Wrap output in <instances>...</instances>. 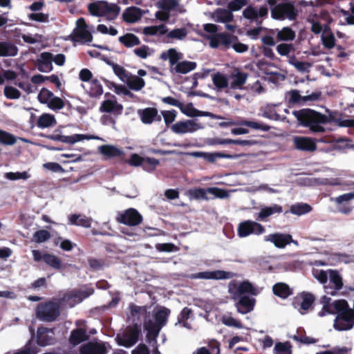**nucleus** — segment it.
Returning a JSON list of instances; mask_svg holds the SVG:
<instances>
[{
  "label": "nucleus",
  "mask_w": 354,
  "mask_h": 354,
  "mask_svg": "<svg viewBox=\"0 0 354 354\" xmlns=\"http://www.w3.org/2000/svg\"><path fill=\"white\" fill-rule=\"evenodd\" d=\"M299 124L308 128L312 133H324V125L330 123L328 116L310 109H303L293 113Z\"/></svg>",
  "instance_id": "nucleus-1"
},
{
  "label": "nucleus",
  "mask_w": 354,
  "mask_h": 354,
  "mask_svg": "<svg viewBox=\"0 0 354 354\" xmlns=\"http://www.w3.org/2000/svg\"><path fill=\"white\" fill-rule=\"evenodd\" d=\"M338 314L336 316L333 327L338 331L348 330L354 326V310H351L345 299H339L336 304Z\"/></svg>",
  "instance_id": "nucleus-2"
},
{
  "label": "nucleus",
  "mask_w": 354,
  "mask_h": 354,
  "mask_svg": "<svg viewBox=\"0 0 354 354\" xmlns=\"http://www.w3.org/2000/svg\"><path fill=\"white\" fill-rule=\"evenodd\" d=\"M88 10L93 16L104 17L109 21L115 19L120 12V7L116 3H109L97 1L88 5Z\"/></svg>",
  "instance_id": "nucleus-3"
},
{
  "label": "nucleus",
  "mask_w": 354,
  "mask_h": 354,
  "mask_svg": "<svg viewBox=\"0 0 354 354\" xmlns=\"http://www.w3.org/2000/svg\"><path fill=\"white\" fill-rule=\"evenodd\" d=\"M60 315V306L57 302L47 301L39 303L36 308V316L41 321L52 322Z\"/></svg>",
  "instance_id": "nucleus-4"
},
{
  "label": "nucleus",
  "mask_w": 354,
  "mask_h": 354,
  "mask_svg": "<svg viewBox=\"0 0 354 354\" xmlns=\"http://www.w3.org/2000/svg\"><path fill=\"white\" fill-rule=\"evenodd\" d=\"M140 335V326L134 324L127 328L122 337L117 336L115 340L118 345L130 348L138 342Z\"/></svg>",
  "instance_id": "nucleus-5"
},
{
  "label": "nucleus",
  "mask_w": 354,
  "mask_h": 354,
  "mask_svg": "<svg viewBox=\"0 0 354 354\" xmlns=\"http://www.w3.org/2000/svg\"><path fill=\"white\" fill-rule=\"evenodd\" d=\"M71 40L80 44L89 43L93 39L91 32L84 18H79L76 21V27L71 36Z\"/></svg>",
  "instance_id": "nucleus-6"
},
{
  "label": "nucleus",
  "mask_w": 354,
  "mask_h": 354,
  "mask_svg": "<svg viewBox=\"0 0 354 354\" xmlns=\"http://www.w3.org/2000/svg\"><path fill=\"white\" fill-rule=\"evenodd\" d=\"M207 38L209 39V46L212 48H217L222 46L225 49H228L233 41L238 40L237 36L227 32L217 33L208 36Z\"/></svg>",
  "instance_id": "nucleus-7"
},
{
  "label": "nucleus",
  "mask_w": 354,
  "mask_h": 354,
  "mask_svg": "<svg viewBox=\"0 0 354 354\" xmlns=\"http://www.w3.org/2000/svg\"><path fill=\"white\" fill-rule=\"evenodd\" d=\"M116 220L118 223L128 225L136 226L142 221V216L134 208H129L124 212L119 213Z\"/></svg>",
  "instance_id": "nucleus-8"
},
{
  "label": "nucleus",
  "mask_w": 354,
  "mask_h": 354,
  "mask_svg": "<svg viewBox=\"0 0 354 354\" xmlns=\"http://www.w3.org/2000/svg\"><path fill=\"white\" fill-rule=\"evenodd\" d=\"M265 231V227L261 224L251 220L240 223L238 227V235L240 237H246L252 234L260 235Z\"/></svg>",
  "instance_id": "nucleus-9"
},
{
  "label": "nucleus",
  "mask_w": 354,
  "mask_h": 354,
  "mask_svg": "<svg viewBox=\"0 0 354 354\" xmlns=\"http://www.w3.org/2000/svg\"><path fill=\"white\" fill-rule=\"evenodd\" d=\"M328 279L330 285H325V292L331 296L337 295L344 286L343 279L339 272L336 270H328Z\"/></svg>",
  "instance_id": "nucleus-10"
},
{
  "label": "nucleus",
  "mask_w": 354,
  "mask_h": 354,
  "mask_svg": "<svg viewBox=\"0 0 354 354\" xmlns=\"http://www.w3.org/2000/svg\"><path fill=\"white\" fill-rule=\"evenodd\" d=\"M294 147L301 151L313 152L317 150V142H324L322 139L317 140L310 137L295 136L292 139Z\"/></svg>",
  "instance_id": "nucleus-11"
},
{
  "label": "nucleus",
  "mask_w": 354,
  "mask_h": 354,
  "mask_svg": "<svg viewBox=\"0 0 354 354\" xmlns=\"http://www.w3.org/2000/svg\"><path fill=\"white\" fill-rule=\"evenodd\" d=\"M320 96V92H313L310 95L301 96L298 90H291L286 94L289 104H303L308 101L317 100Z\"/></svg>",
  "instance_id": "nucleus-12"
},
{
  "label": "nucleus",
  "mask_w": 354,
  "mask_h": 354,
  "mask_svg": "<svg viewBox=\"0 0 354 354\" xmlns=\"http://www.w3.org/2000/svg\"><path fill=\"white\" fill-rule=\"evenodd\" d=\"M236 276V274L234 272L218 270L214 271H205L195 273L192 275V278L219 280L232 279Z\"/></svg>",
  "instance_id": "nucleus-13"
},
{
  "label": "nucleus",
  "mask_w": 354,
  "mask_h": 354,
  "mask_svg": "<svg viewBox=\"0 0 354 354\" xmlns=\"http://www.w3.org/2000/svg\"><path fill=\"white\" fill-rule=\"evenodd\" d=\"M57 130H56L54 133L49 134L46 136L45 137L49 140L54 141H59L61 142L67 143L70 145L75 144L77 142L82 141L83 140L89 139L90 138L85 134H74L73 136H63L60 133H57Z\"/></svg>",
  "instance_id": "nucleus-14"
},
{
  "label": "nucleus",
  "mask_w": 354,
  "mask_h": 354,
  "mask_svg": "<svg viewBox=\"0 0 354 354\" xmlns=\"http://www.w3.org/2000/svg\"><path fill=\"white\" fill-rule=\"evenodd\" d=\"M171 131L177 134H184L187 133H193L199 129V126L194 121L187 120L186 121H180L171 127Z\"/></svg>",
  "instance_id": "nucleus-15"
},
{
  "label": "nucleus",
  "mask_w": 354,
  "mask_h": 354,
  "mask_svg": "<svg viewBox=\"0 0 354 354\" xmlns=\"http://www.w3.org/2000/svg\"><path fill=\"white\" fill-rule=\"evenodd\" d=\"M188 154L194 158H203L209 162H214L217 158L233 159L237 156L236 155H232L223 152L208 153L202 151H194L189 153Z\"/></svg>",
  "instance_id": "nucleus-16"
},
{
  "label": "nucleus",
  "mask_w": 354,
  "mask_h": 354,
  "mask_svg": "<svg viewBox=\"0 0 354 354\" xmlns=\"http://www.w3.org/2000/svg\"><path fill=\"white\" fill-rule=\"evenodd\" d=\"M80 354H106V346L102 342H89L80 348Z\"/></svg>",
  "instance_id": "nucleus-17"
},
{
  "label": "nucleus",
  "mask_w": 354,
  "mask_h": 354,
  "mask_svg": "<svg viewBox=\"0 0 354 354\" xmlns=\"http://www.w3.org/2000/svg\"><path fill=\"white\" fill-rule=\"evenodd\" d=\"M99 152L105 157V159H111L113 158H119L122 161V158L125 156V153L116 146L111 145H103L98 147Z\"/></svg>",
  "instance_id": "nucleus-18"
},
{
  "label": "nucleus",
  "mask_w": 354,
  "mask_h": 354,
  "mask_svg": "<svg viewBox=\"0 0 354 354\" xmlns=\"http://www.w3.org/2000/svg\"><path fill=\"white\" fill-rule=\"evenodd\" d=\"M354 199V192L344 194L330 200L335 202L337 205L338 211L344 214H348L353 210V207L343 204L344 202H348Z\"/></svg>",
  "instance_id": "nucleus-19"
},
{
  "label": "nucleus",
  "mask_w": 354,
  "mask_h": 354,
  "mask_svg": "<svg viewBox=\"0 0 354 354\" xmlns=\"http://www.w3.org/2000/svg\"><path fill=\"white\" fill-rule=\"evenodd\" d=\"M266 241H270L279 248H283L292 242V237L289 234L274 233L266 236Z\"/></svg>",
  "instance_id": "nucleus-20"
},
{
  "label": "nucleus",
  "mask_w": 354,
  "mask_h": 354,
  "mask_svg": "<svg viewBox=\"0 0 354 354\" xmlns=\"http://www.w3.org/2000/svg\"><path fill=\"white\" fill-rule=\"evenodd\" d=\"M53 54L49 52H44L40 54V57L37 60V68L42 73H48L53 71Z\"/></svg>",
  "instance_id": "nucleus-21"
},
{
  "label": "nucleus",
  "mask_w": 354,
  "mask_h": 354,
  "mask_svg": "<svg viewBox=\"0 0 354 354\" xmlns=\"http://www.w3.org/2000/svg\"><path fill=\"white\" fill-rule=\"evenodd\" d=\"M143 11L141 8L136 6L127 8L122 13V19L128 24H133L141 19Z\"/></svg>",
  "instance_id": "nucleus-22"
},
{
  "label": "nucleus",
  "mask_w": 354,
  "mask_h": 354,
  "mask_svg": "<svg viewBox=\"0 0 354 354\" xmlns=\"http://www.w3.org/2000/svg\"><path fill=\"white\" fill-rule=\"evenodd\" d=\"M248 77V74L247 73L240 71L238 69L235 70L230 75V79H232L230 84V88L233 90L243 89Z\"/></svg>",
  "instance_id": "nucleus-23"
},
{
  "label": "nucleus",
  "mask_w": 354,
  "mask_h": 354,
  "mask_svg": "<svg viewBox=\"0 0 354 354\" xmlns=\"http://www.w3.org/2000/svg\"><path fill=\"white\" fill-rule=\"evenodd\" d=\"M123 106L116 100H106L102 102L100 111L104 113H113L115 115H121Z\"/></svg>",
  "instance_id": "nucleus-24"
},
{
  "label": "nucleus",
  "mask_w": 354,
  "mask_h": 354,
  "mask_svg": "<svg viewBox=\"0 0 354 354\" xmlns=\"http://www.w3.org/2000/svg\"><path fill=\"white\" fill-rule=\"evenodd\" d=\"M144 328L147 330L146 337L149 344H156V338L159 334L161 328L154 324L151 319L145 322Z\"/></svg>",
  "instance_id": "nucleus-25"
},
{
  "label": "nucleus",
  "mask_w": 354,
  "mask_h": 354,
  "mask_svg": "<svg viewBox=\"0 0 354 354\" xmlns=\"http://www.w3.org/2000/svg\"><path fill=\"white\" fill-rule=\"evenodd\" d=\"M88 339L89 335L86 330L84 328H77L71 332L69 342L73 346H77L82 342L87 341Z\"/></svg>",
  "instance_id": "nucleus-26"
},
{
  "label": "nucleus",
  "mask_w": 354,
  "mask_h": 354,
  "mask_svg": "<svg viewBox=\"0 0 354 354\" xmlns=\"http://www.w3.org/2000/svg\"><path fill=\"white\" fill-rule=\"evenodd\" d=\"M254 304V299L245 295L240 297L236 306L239 313L241 314H246L253 310Z\"/></svg>",
  "instance_id": "nucleus-27"
},
{
  "label": "nucleus",
  "mask_w": 354,
  "mask_h": 354,
  "mask_svg": "<svg viewBox=\"0 0 354 354\" xmlns=\"http://www.w3.org/2000/svg\"><path fill=\"white\" fill-rule=\"evenodd\" d=\"M196 66L197 64L195 62L184 60L176 64L170 72L172 74H187L194 71Z\"/></svg>",
  "instance_id": "nucleus-28"
},
{
  "label": "nucleus",
  "mask_w": 354,
  "mask_h": 354,
  "mask_svg": "<svg viewBox=\"0 0 354 354\" xmlns=\"http://www.w3.org/2000/svg\"><path fill=\"white\" fill-rule=\"evenodd\" d=\"M53 333V328L39 326L37 331V344L41 346H45L51 344L52 338L48 336V333Z\"/></svg>",
  "instance_id": "nucleus-29"
},
{
  "label": "nucleus",
  "mask_w": 354,
  "mask_h": 354,
  "mask_svg": "<svg viewBox=\"0 0 354 354\" xmlns=\"http://www.w3.org/2000/svg\"><path fill=\"white\" fill-rule=\"evenodd\" d=\"M315 297L310 292H303L295 297V303L300 302V308L304 311H308L315 302Z\"/></svg>",
  "instance_id": "nucleus-30"
},
{
  "label": "nucleus",
  "mask_w": 354,
  "mask_h": 354,
  "mask_svg": "<svg viewBox=\"0 0 354 354\" xmlns=\"http://www.w3.org/2000/svg\"><path fill=\"white\" fill-rule=\"evenodd\" d=\"M273 294L281 299H287L293 294L292 290L290 286L283 282H278L272 286Z\"/></svg>",
  "instance_id": "nucleus-31"
},
{
  "label": "nucleus",
  "mask_w": 354,
  "mask_h": 354,
  "mask_svg": "<svg viewBox=\"0 0 354 354\" xmlns=\"http://www.w3.org/2000/svg\"><path fill=\"white\" fill-rule=\"evenodd\" d=\"M283 212L282 206L278 204H274L270 207H265L261 209L258 213V216L256 218L259 221H265L266 218L274 214H280Z\"/></svg>",
  "instance_id": "nucleus-32"
},
{
  "label": "nucleus",
  "mask_w": 354,
  "mask_h": 354,
  "mask_svg": "<svg viewBox=\"0 0 354 354\" xmlns=\"http://www.w3.org/2000/svg\"><path fill=\"white\" fill-rule=\"evenodd\" d=\"M156 108L148 107L143 109H139L138 114L142 123L150 124L154 122V118L156 116Z\"/></svg>",
  "instance_id": "nucleus-33"
},
{
  "label": "nucleus",
  "mask_w": 354,
  "mask_h": 354,
  "mask_svg": "<svg viewBox=\"0 0 354 354\" xmlns=\"http://www.w3.org/2000/svg\"><path fill=\"white\" fill-rule=\"evenodd\" d=\"M118 41L126 48H133L139 46L141 43L139 37L133 33H125L124 35L119 37Z\"/></svg>",
  "instance_id": "nucleus-34"
},
{
  "label": "nucleus",
  "mask_w": 354,
  "mask_h": 354,
  "mask_svg": "<svg viewBox=\"0 0 354 354\" xmlns=\"http://www.w3.org/2000/svg\"><path fill=\"white\" fill-rule=\"evenodd\" d=\"M17 46L7 41H0V57L15 56L17 54Z\"/></svg>",
  "instance_id": "nucleus-35"
},
{
  "label": "nucleus",
  "mask_w": 354,
  "mask_h": 354,
  "mask_svg": "<svg viewBox=\"0 0 354 354\" xmlns=\"http://www.w3.org/2000/svg\"><path fill=\"white\" fill-rule=\"evenodd\" d=\"M168 31L167 27L165 24L158 26H146L143 28L142 32L145 35H164Z\"/></svg>",
  "instance_id": "nucleus-36"
},
{
  "label": "nucleus",
  "mask_w": 354,
  "mask_h": 354,
  "mask_svg": "<svg viewBox=\"0 0 354 354\" xmlns=\"http://www.w3.org/2000/svg\"><path fill=\"white\" fill-rule=\"evenodd\" d=\"M56 124V120L53 115L50 113H43L41 115L37 122L38 127L44 129L54 126Z\"/></svg>",
  "instance_id": "nucleus-37"
},
{
  "label": "nucleus",
  "mask_w": 354,
  "mask_h": 354,
  "mask_svg": "<svg viewBox=\"0 0 354 354\" xmlns=\"http://www.w3.org/2000/svg\"><path fill=\"white\" fill-rule=\"evenodd\" d=\"M212 82L218 91H222L229 86L227 77L219 72L212 75Z\"/></svg>",
  "instance_id": "nucleus-38"
},
{
  "label": "nucleus",
  "mask_w": 354,
  "mask_h": 354,
  "mask_svg": "<svg viewBox=\"0 0 354 354\" xmlns=\"http://www.w3.org/2000/svg\"><path fill=\"white\" fill-rule=\"evenodd\" d=\"M234 19L232 12L228 9H218L215 12V21L216 22L229 23Z\"/></svg>",
  "instance_id": "nucleus-39"
},
{
  "label": "nucleus",
  "mask_w": 354,
  "mask_h": 354,
  "mask_svg": "<svg viewBox=\"0 0 354 354\" xmlns=\"http://www.w3.org/2000/svg\"><path fill=\"white\" fill-rule=\"evenodd\" d=\"M237 292L239 295L248 293L254 296L259 293L257 289L248 281H243L240 283L237 287Z\"/></svg>",
  "instance_id": "nucleus-40"
},
{
  "label": "nucleus",
  "mask_w": 354,
  "mask_h": 354,
  "mask_svg": "<svg viewBox=\"0 0 354 354\" xmlns=\"http://www.w3.org/2000/svg\"><path fill=\"white\" fill-rule=\"evenodd\" d=\"M128 85L129 88L134 90V91H140L141 90L145 85V80L136 75H130L128 77V80L125 82Z\"/></svg>",
  "instance_id": "nucleus-41"
},
{
  "label": "nucleus",
  "mask_w": 354,
  "mask_h": 354,
  "mask_svg": "<svg viewBox=\"0 0 354 354\" xmlns=\"http://www.w3.org/2000/svg\"><path fill=\"white\" fill-rule=\"evenodd\" d=\"M169 314L170 310L167 308L158 310L155 314V322L153 324L162 328L166 324Z\"/></svg>",
  "instance_id": "nucleus-42"
},
{
  "label": "nucleus",
  "mask_w": 354,
  "mask_h": 354,
  "mask_svg": "<svg viewBox=\"0 0 354 354\" xmlns=\"http://www.w3.org/2000/svg\"><path fill=\"white\" fill-rule=\"evenodd\" d=\"M295 37V31L290 27H283L281 30L277 31V41H292Z\"/></svg>",
  "instance_id": "nucleus-43"
},
{
  "label": "nucleus",
  "mask_w": 354,
  "mask_h": 354,
  "mask_svg": "<svg viewBox=\"0 0 354 354\" xmlns=\"http://www.w3.org/2000/svg\"><path fill=\"white\" fill-rule=\"evenodd\" d=\"M43 261L54 269L60 270L62 268V261L55 255L48 253L43 254Z\"/></svg>",
  "instance_id": "nucleus-44"
},
{
  "label": "nucleus",
  "mask_w": 354,
  "mask_h": 354,
  "mask_svg": "<svg viewBox=\"0 0 354 354\" xmlns=\"http://www.w3.org/2000/svg\"><path fill=\"white\" fill-rule=\"evenodd\" d=\"M288 62L290 64L294 66L298 71L301 73L308 71V69L312 67V64L307 62L299 61L295 55L288 57Z\"/></svg>",
  "instance_id": "nucleus-45"
},
{
  "label": "nucleus",
  "mask_w": 354,
  "mask_h": 354,
  "mask_svg": "<svg viewBox=\"0 0 354 354\" xmlns=\"http://www.w3.org/2000/svg\"><path fill=\"white\" fill-rule=\"evenodd\" d=\"M94 293V289L91 287H86L84 290H75L71 292V297L82 302L84 299L88 298Z\"/></svg>",
  "instance_id": "nucleus-46"
},
{
  "label": "nucleus",
  "mask_w": 354,
  "mask_h": 354,
  "mask_svg": "<svg viewBox=\"0 0 354 354\" xmlns=\"http://www.w3.org/2000/svg\"><path fill=\"white\" fill-rule=\"evenodd\" d=\"M107 64L112 66L114 73L120 80L125 82L128 80L130 73L124 67L111 61L107 62Z\"/></svg>",
  "instance_id": "nucleus-47"
},
{
  "label": "nucleus",
  "mask_w": 354,
  "mask_h": 354,
  "mask_svg": "<svg viewBox=\"0 0 354 354\" xmlns=\"http://www.w3.org/2000/svg\"><path fill=\"white\" fill-rule=\"evenodd\" d=\"M87 93L92 97H99L103 93L102 86L97 79H93L90 82V88Z\"/></svg>",
  "instance_id": "nucleus-48"
},
{
  "label": "nucleus",
  "mask_w": 354,
  "mask_h": 354,
  "mask_svg": "<svg viewBox=\"0 0 354 354\" xmlns=\"http://www.w3.org/2000/svg\"><path fill=\"white\" fill-rule=\"evenodd\" d=\"M312 207L307 203H297L290 206V212L295 215H303L310 212Z\"/></svg>",
  "instance_id": "nucleus-49"
},
{
  "label": "nucleus",
  "mask_w": 354,
  "mask_h": 354,
  "mask_svg": "<svg viewBox=\"0 0 354 354\" xmlns=\"http://www.w3.org/2000/svg\"><path fill=\"white\" fill-rule=\"evenodd\" d=\"M238 124L250 127L254 129H259L263 131H268L270 129V127L266 124L246 120L240 121Z\"/></svg>",
  "instance_id": "nucleus-50"
},
{
  "label": "nucleus",
  "mask_w": 354,
  "mask_h": 354,
  "mask_svg": "<svg viewBox=\"0 0 354 354\" xmlns=\"http://www.w3.org/2000/svg\"><path fill=\"white\" fill-rule=\"evenodd\" d=\"M167 57L169 62V71H171L176 64H178L182 58V54L178 53L175 48H169L167 50Z\"/></svg>",
  "instance_id": "nucleus-51"
},
{
  "label": "nucleus",
  "mask_w": 354,
  "mask_h": 354,
  "mask_svg": "<svg viewBox=\"0 0 354 354\" xmlns=\"http://www.w3.org/2000/svg\"><path fill=\"white\" fill-rule=\"evenodd\" d=\"M16 142L17 139L14 135L0 129V144L4 145H13Z\"/></svg>",
  "instance_id": "nucleus-52"
},
{
  "label": "nucleus",
  "mask_w": 354,
  "mask_h": 354,
  "mask_svg": "<svg viewBox=\"0 0 354 354\" xmlns=\"http://www.w3.org/2000/svg\"><path fill=\"white\" fill-rule=\"evenodd\" d=\"M159 165V160L154 158L145 157L143 158L142 165L141 167L147 171H152L155 170L156 167Z\"/></svg>",
  "instance_id": "nucleus-53"
},
{
  "label": "nucleus",
  "mask_w": 354,
  "mask_h": 354,
  "mask_svg": "<svg viewBox=\"0 0 354 354\" xmlns=\"http://www.w3.org/2000/svg\"><path fill=\"white\" fill-rule=\"evenodd\" d=\"M50 238V233L46 230L36 231L32 236V241L37 243H41Z\"/></svg>",
  "instance_id": "nucleus-54"
},
{
  "label": "nucleus",
  "mask_w": 354,
  "mask_h": 354,
  "mask_svg": "<svg viewBox=\"0 0 354 354\" xmlns=\"http://www.w3.org/2000/svg\"><path fill=\"white\" fill-rule=\"evenodd\" d=\"M339 300L335 301L333 303H330L328 304H324L323 308L321 311L318 313V315L319 317H323L326 314H338V310L336 308V304H337Z\"/></svg>",
  "instance_id": "nucleus-55"
},
{
  "label": "nucleus",
  "mask_w": 354,
  "mask_h": 354,
  "mask_svg": "<svg viewBox=\"0 0 354 354\" xmlns=\"http://www.w3.org/2000/svg\"><path fill=\"white\" fill-rule=\"evenodd\" d=\"M187 35V30L185 28H176L169 31L167 36L169 38L183 40Z\"/></svg>",
  "instance_id": "nucleus-56"
},
{
  "label": "nucleus",
  "mask_w": 354,
  "mask_h": 354,
  "mask_svg": "<svg viewBox=\"0 0 354 354\" xmlns=\"http://www.w3.org/2000/svg\"><path fill=\"white\" fill-rule=\"evenodd\" d=\"M208 193L207 189L195 188L189 190V195L190 198L194 199H205L207 200V194Z\"/></svg>",
  "instance_id": "nucleus-57"
},
{
  "label": "nucleus",
  "mask_w": 354,
  "mask_h": 354,
  "mask_svg": "<svg viewBox=\"0 0 354 354\" xmlns=\"http://www.w3.org/2000/svg\"><path fill=\"white\" fill-rule=\"evenodd\" d=\"M263 116L272 120H278L280 119V115L277 113L275 106L274 105L266 106L263 111Z\"/></svg>",
  "instance_id": "nucleus-58"
},
{
  "label": "nucleus",
  "mask_w": 354,
  "mask_h": 354,
  "mask_svg": "<svg viewBox=\"0 0 354 354\" xmlns=\"http://www.w3.org/2000/svg\"><path fill=\"white\" fill-rule=\"evenodd\" d=\"M53 96L54 94L52 91L46 88H42L38 94L37 98L40 103L47 104Z\"/></svg>",
  "instance_id": "nucleus-59"
},
{
  "label": "nucleus",
  "mask_w": 354,
  "mask_h": 354,
  "mask_svg": "<svg viewBox=\"0 0 354 354\" xmlns=\"http://www.w3.org/2000/svg\"><path fill=\"white\" fill-rule=\"evenodd\" d=\"M276 50L280 55L288 56L290 53L295 50V47L292 44L281 43L277 46Z\"/></svg>",
  "instance_id": "nucleus-60"
},
{
  "label": "nucleus",
  "mask_w": 354,
  "mask_h": 354,
  "mask_svg": "<svg viewBox=\"0 0 354 354\" xmlns=\"http://www.w3.org/2000/svg\"><path fill=\"white\" fill-rule=\"evenodd\" d=\"M143 158L138 153H133L129 160L125 159L124 156L122 158V162L127 163L133 167H141L142 165Z\"/></svg>",
  "instance_id": "nucleus-61"
},
{
  "label": "nucleus",
  "mask_w": 354,
  "mask_h": 354,
  "mask_svg": "<svg viewBox=\"0 0 354 354\" xmlns=\"http://www.w3.org/2000/svg\"><path fill=\"white\" fill-rule=\"evenodd\" d=\"M275 354H291V345L288 342H278L274 346Z\"/></svg>",
  "instance_id": "nucleus-62"
},
{
  "label": "nucleus",
  "mask_w": 354,
  "mask_h": 354,
  "mask_svg": "<svg viewBox=\"0 0 354 354\" xmlns=\"http://www.w3.org/2000/svg\"><path fill=\"white\" fill-rule=\"evenodd\" d=\"M4 95L10 100H17L21 97V92L16 88L11 86H6L4 88Z\"/></svg>",
  "instance_id": "nucleus-63"
},
{
  "label": "nucleus",
  "mask_w": 354,
  "mask_h": 354,
  "mask_svg": "<svg viewBox=\"0 0 354 354\" xmlns=\"http://www.w3.org/2000/svg\"><path fill=\"white\" fill-rule=\"evenodd\" d=\"M88 263L91 270L96 271L104 268L105 266V261L102 259L90 257L88 259Z\"/></svg>",
  "instance_id": "nucleus-64"
}]
</instances>
